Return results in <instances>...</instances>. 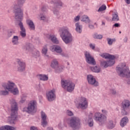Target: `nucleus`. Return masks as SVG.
I'll use <instances>...</instances> for the list:
<instances>
[{"label":"nucleus","mask_w":130,"mask_h":130,"mask_svg":"<svg viewBox=\"0 0 130 130\" xmlns=\"http://www.w3.org/2000/svg\"><path fill=\"white\" fill-rule=\"evenodd\" d=\"M60 36L66 44H70L73 42V36L70 32L68 26H62L58 30Z\"/></svg>","instance_id":"f257e3e1"},{"label":"nucleus","mask_w":130,"mask_h":130,"mask_svg":"<svg viewBox=\"0 0 130 130\" xmlns=\"http://www.w3.org/2000/svg\"><path fill=\"white\" fill-rule=\"evenodd\" d=\"M59 66L58 61H57V60L55 59L51 61V67L52 68V69H54L55 70L58 68Z\"/></svg>","instance_id":"393cba45"},{"label":"nucleus","mask_w":130,"mask_h":130,"mask_svg":"<svg viewBox=\"0 0 130 130\" xmlns=\"http://www.w3.org/2000/svg\"><path fill=\"white\" fill-rule=\"evenodd\" d=\"M87 80L88 81V84L89 85H92L93 86H94L95 87H97V86H99V83H98V81H96V79L93 75H88L87 76Z\"/></svg>","instance_id":"ddd939ff"},{"label":"nucleus","mask_w":130,"mask_h":130,"mask_svg":"<svg viewBox=\"0 0 130 130\" xmlns=\"http://www.w3.org/2000/svg\"><path fill=\"white\" fill-rule=\"evenodd\" d=\"M81 21H83V22H84L87 24H90V23H91V21L90 20V19H89V17H88L87 15L83 16L81 17Z\"/></svg>","instance_id":"bb28decb"},{"label":"nucleus","mask_w":130,"mask_h":130,"mask_svg":"<svg viewBox=\"0 0 130 130\" xmlns=\"http://www.w3.org/2000/svg\"><path fill=\"white\" fill-rule=\"evenodd\" d=\"M53 12L54 15H56V16H57L58 18H59V12L57 9H55V8H54L53 9Z\"/></svg>","instance_id":"79ce46f5"},{"label":"nucleus","mask_w":130,"mask_h":130,"mask_svg":"<svg viewBox=\"0 0 130 130\" xmlns=\"http://www.w3.org/2000/svg\"><path fill=\"white\" fill-rule=\"evenodd\" d=\"M102 25H104H104H105V23H104V22H102Z\"/></svg>","instance_id":"69168bd1"},{"label":"nucleus","mask_w":130,"mask_h":130,"mask_svg":"<svg viewBox=\"0 0 130 130\" xmlns=\"http://www.w3.org/2000/svg\"><path fill=\"white\" fill-rule=\"evenodd\" d=\"M88 124L89 126H93L94 125V121L92 118H90L88 121Z\"/></svg>","instance_id":"a19ab883"},{"label":"nucleus","mask_w":130,"mask_h":130,"mask_svg":"<svg viewBox=\"0 0 130 130\" xmlns=\"http://www.w3.org/2000/svg\"><path fill=\"white\" fill-rule=\"evenodd\" d=\"M10 103L11 105V113L8 120L10 123H15V121L17 119V115L18 114V104L14 99L10 100Z\"/></svg>","instance_id":"7ed1b4c3"},{"label":"nucleus","mask_w":130,"mask_h":130,"mask_svg":"<svg viewBox=\"0 0 130 130\" xmlns=\"http://www.w3.org/2000/svg\"><path fill=\"white\" fill-rule=\"evenodd\" d=\"M112 21L114 22H117L119 21V17H118V13H114L112 14Z\"/></svg>","instance_id":"c756f323"},{"label":"nucleus","mask_w":130,"mask_h":130,"mask_svg":"<svg viewBox=\"0 0 130 130\" xmlns=\"http://www.w3.org/2000/svg\"><path fill=\"white\" fill-rule=\"evenodd\" d=\"M16 62L18 64V67H17L18 72H24L26 69V63L22 61L20 59H17Z\"/></svg>","instance_id":"2eb2a0df"},{"label":"nucleus","mask_w":130,"mask_h":130,"mask_svg":"<svg viewBox=\"0 0 130 130\" xmlns=\"http://www.w3.org/2000/svg\"><path fill=\"white\" fill-rule=\"evenodd\" d=\"M59 54H60L62 56H66V54L62 52V51L61 53H59Z\"/></svg>","instance_id":"864d4df0"},{"label":"nucleus","mask_w":130,"mask_h":130,"mask_svg":"<svg viewBox=\"0 0 130 130\" xmlns=\"http://www.w3.org/2000/svg\"><path fill=\"white\" fill-rule=\"evenodd\" d=\"M110 93L112 94V95H116V94H117V92L115 89H111Z\"/></svg>","instance_id":"a18cd8bd"},{"label":"nucleus","mask_w":130,"mask_h":130,"mask_svg":"<svg viewBox=\"0 0 130 130\" xmlns=\"http://www.w3.org/2000/svg\"><path fill=\"white\" fill-rule=\"evenodd\" d=\"M41 52L44 57L49 58V55L48 54V47L47 45H45L43 47Z\"/></svg>","instance_id":"a211bd4d"},{"label":"nucleus","mask_w":130,"mask_h":130,"mask_svg":"<svg viewBox=\"0 0 130 130\" xmlns=\"http://www.w3.org/2000/svg\"><path fill=\"white\" fill-rule=\"evenodd\" d=\"M130 102L127 100L123 101L122 103V115H127L129 113Z\"/></svg>","instance_id":"9d476101"},{"label":"nucleus","mask_w":130,"mask_h":130,"mask_svg":"<svg viewBox=\"0 0 130 130\" xmlns=\"http://www.w3.org/2000/svg\"><path fill=\"white\" fill-rule=\"evenodd\" d=\"M124 41L125 42H127V38H125V39H124Z\"/></svg>","instance_id":"680f3d73"},{"label":"nucleus","mask_w":130,"mask_h":130,"mask_svg":"<svg viewBox=\"0 0 130 130\" xmlns=\"http://www.w3.org/2000/svg\"><path fill=\"white\" fill-rule=\"evenodd\" d=\"M46 98L49 102H52V101L55 100V98H56L55 90L53 89L48 91L46 93Z\"/></svg>","instance_id":"f8f14e48"},{"label":"nucleus","mask_w":130,"mask_h":130,"mask_svg":"<svg viewBox=\"0 0 130 130\" xmlns=\"http://www.w3.org/2000/svg\"><path fill=\"white\" fill-rule=\"evenodd\" d=\"M50 50L52 51V52H56V53H61L62 52V49H61V47L58 45H53L51 46Z\"/></svg>","instance_id":"dca6fc26"},{"label":"nucleus","mask_w":130,"mask_h":130,"mask_svg":"<svg viewBox=\"0 0 130 130\" xmlns=\"http://www.w3.org/2000/svg\"><path fill=\"white\" fill-rule=\"evenodd\" d=\"M85 59L87 63H89V64H96V62L95 61V59L92 55L89 53V52H86L85 53Z\"/></svg>","instance_id":"4468645a"},{"label":"nucleus","mask_w":130,"mask_h":130,"mask_svg":"<svg viewBox=\"0 0 130 130\" xmlns=\"http://www.w3.org/2000/svg\"><path fill=\"white\" fill-rule=\"evenodd\" d=\"M39 18L41 21H43L44 22H46V21H47V17H46L43 13H41Z\"/></svg>","instance_id":"2f4dec72"},{"label":"nucleus","mask_w":130,"mask_h":130,"mask_svg":"<svg viewBox=\"0 0 130 130\" xmlns=\"http://www.w3.org/2000/svg\"><path fill=\"white\" fill-rule=\"evenodd\" d=\"M127 84L130 85V78L129 79H128V80L127 81Z\"/></svg>","instance_id":"bf43d9fd"},{"label":"nucleus","mask_w":130,"mask_h":130,"mask_svg":"<svg viewBox=\"0 0 130 130\" xmlns=\"http://www.w3.org/2000/svg\"><path fill=\"white\" fill-rule=\"evenodd\" d=\"M67 123L73 130L79 129L81 126V119L78 117L74 116L68 120Z\"/></svg>","instance_id":"423d86ee"},{"label":"nucleus","mask_w":130,"mask_h":130,"mask_svg":"<svg viewBox=\"0 0 130 130\" xmlns=\"http://www.w3.org/2000/svg\"><path fill=\"white\" fill-rule=\"evenodd\" d=\"M3 88L7 89L8 91L11 92L13 95H18L19 94V89L15 87L16 85L13 82L8 81V83H3L2 84Z\"/></svg>","instance_id":"0eeeda50"},{"label":"nucleus","mask_w":130,"mask_h":130,"mask_svg":"<svg viewBox=\"0 0 130 130\" xmlns=\"http://www.w3.org/2000/svg\"><path fill=\"white\" fill-rule=\"evenodd\" d=\"M16 128L10 125H5L0 127V130H15Z\"/></svg>","instance_id":"cd10ccee"},{"label":"nucleus","mask_w":130,"mask_h":130,"mask_svg":"<svg viewBox=\"0 0 130 130\" xmlns=\"http://www.w3.org/2000/svg\"><path fill=\"white\" fill-rule=\"evenodd\" d=\"M117 73L120 77H127L130 78V72L128 67H126L125 63H122L117 67Z\"/></svg>","instance_id":"39448f33"},{"label":"nucleus","mask_w":130,"mask_h":130,"mask_svg":"<svg viewBox=\"0 0 130 130\" xmlns=\"http://www.w3.org/2000/svg\"><path fill=\"white\" fill-rule=\"evenodd\" d=\"M47 130H53V128L51 127H48L47 128Z\"/></svg>","instance_id":"13d9d810"},{"label":"nucleus","mask_w":130,"mask_h":130,"mask_svg":"<svg viewBox=\"0 0 130 130\" xmlns=\"http://www.w3.org/2000/svg\"><path fill=\"white\" fill-rule=\"evenodd\" d=\"M113 27L118 28V27H120V24H119V23H115V24H114Z\"/></svg>","instance_id":"8fccbe9b"},{"label":"nucleus","mask_w":130,"mask_h":130,"mask_svg":"<svg viewBox=\"0 0 130 130\" xmlns=\"http://www.w3.org/2000/svg\"><path fill=\"white\" fill-rule=\"evenodd\" d=\"M128 123V118L127 117L125 116L122 118L120 122V125L121 127H124L126 124Z\"/></svg>","instance_id":"6ab92c4d"},{"label":"nucleus","mask_w":130,"mask_h":130,"mask_svg":"<svg viewBox=\"0 0 130 130\" xmlns=\"http://www.w3.org/2000/svg\"><path fill=\"white\" fill-rule=\"evenodd\" d=\"M5 90H0V95H2V96H6L7 95L9 94V91H8L7 90V88H5Z\"/></svg>","instance_id":"f704fd0d"},{"label":"nucleus","mask_w":130,"mask_h":130,"mask_svg":"<svg viewBox=\"0 0 130 130\" xmlns=\"http://www.w3.org/2000/svg\"><path fill=\"white\" fill-rule=\"evenodd\" d=\"M31 47H32V44H29L27 46L26 49L29 50V49H30Z\"/></svg>","instance_id":"603ef678"},{"label":"nucleus","mask_w":130,"mask_h":130,"mask_svg":"<svg viewBox=\"0 0 130 130\" xmlns=\"http://www.w3.org/2000/svg\"><path fill=\"white\" fill-rule=\"evenodd\" d=\"M108 43L109 44V45H112V43H113V40L111 39H108Z\"/></svg>","instance_id":"49530a36"},{"label":"nucleus","mask_w":130,"mask_h":130,"mask_svg":"<svg viewBox=\"0 0 130 130\" xmlns=\"http://www.w3.org/2000/svg\"><path fill=\"white\" fill-rule=\"evenodd\" d=\"M24 101H25V100H21V103H23V102H24Z\"/></svg>","instance_id":"e2e57ef3"},{"label":"nucleus","mask_w":130,"mask_h":130,"mask_svg":"<svg viewBox=\"0 0 130 130\" xmlns=\"http://www.w3.org/2000/svg\"><path fill=\"white\" fill-rule=\"evenodd\" d=\"M55 70L56 73H60V72H62V70H63V67L59 65L57 68L55 69Z\"/></svg>","instance_id":"e433bc0d"},{"label":"nucleus","mask_w":130,"mask_h":130,"mask_svg":"<svg viewBox=\"0 0 130 130\" xmlns=\"http://www.w3.org/2000/svg\"><path fill=\"white\" fill-rule=\"evenodd\" d=\"M14 33H15V30L11 29V30H9L8 31V36H9V37H11V36H12V35H13V34H14Z\"/></svg>","instance_id":"c03bdc74"},{"label":"nucleus","mask_w":130,"mask_h":130,"mask_svg":"<svg viewBox=\"0 0 130 130\" xmlns=\"http://www.w3.org/2000/svg\"><path fill=\"white\" fill-rule=\"evenodd\" d=\"M119 33L120 34L121 33V31H119Z\"/></svg>","instance_id":"338daca9"},{"label":"nucleus","mask_w":130,"mask_h":130,"mask_svg":"<svg viewBox=\"0 0 130 130\" xmlns=\"http://www.w3.org/2000/svg\"><path fill=\"white\" fill-rule=\"evenodd\" d=\"M51 4L54 5V7H56V8H59V7L62 6V2H61L60 0L52 1L51 2Z\"/></svg>","instance_id":"4be33fe9"},{"label":"nucleus","mask_w":130,"mask_h":130,"mask_svg":"<svg viewBox=\"0 0 130 130\" xmlns=\"http://www.w3.org/2000/svg\"><path fill=\"white\" fill-rule=\"evenodd\" d=\"M40 80L41 81H48V76L45 75L41 74L39 75Z\"/></svg>","instance_id":"473e14b6"},{"label":"nucleus","mask_w":130,"mask_h":130,"mask_svg":"<svg viewBox=\"0 0 130 130\" xmlns=\"http://www.w3.org/2000/svg\"><path fill=\"white\" fill-rule=\"evenodd\" d=\"M12 43L14 45H18L19 44V37L14 36L12 38Z\"/></svg>","instance_id":"c85d7f7f"},{"label":"nucleus","mask_w":130,"mask_h":130,"mask_svg":"<svg viewBox=\"0 0 130 130\" xmlns=\"http://www.w3.org/2000/svg\"><path fill=\"white\" fill-rule=\"evenodd\" d=\"M33 130H39V129H38V128L37 127L34 126L33 127Z\"/></svg>","instance_id":"052dcab7"},{"label":"nucleus","mask_w":130,"mask_h":130,"mask_svg":"<svg viewBox=\"0 0 130 130\" xmlns=\"http://www.w3.org/2000/svg\"><path fill=\"white\" fill-rule=\"evenodd\" d=\"M90 69L92 72L93 73H99L101 72V68L100 66H95L93 67H90Z\"/></svg>","instance_id":"b1692460"},{"label":"nucleus","mask_w":130,"mask_h":130,"mask_svg":"<svg viewBox=\"0 0 130 130\" xmlns=\"http://www.w3.org/2000/svg\"><path fill=\"white\" fill-rule=\"evenodd\" d=\"M34 57H36V58H37V57H39V56H40V53L39 52V51L37 50L34 51Z\"/></svg>","instance_id":"58836bf2"},{"label":"nucleus","mask_w":130,"mask_h":130,"mask_svg":"<svg viewBox=\"0 0 130 130\" xmlns=\"http://www.w3.org/2000/svg\"><path fill=\"white\" fill-rule=\"evenodd\" d=\"M37 112V102L36 101H33V113H36Z\"/></svg>","instance_id":"72a5a7b5"},{"label":"nucleus","mask_w":130,"mask_h":130,"mask_svg":"<svg viewBox=\"0 0 130 130\" xmlns=\"http://www.w3.org/2000/svg\"><path fill=\"white\" fill-rule=\"evenodd\" d=\"M42 12L43 13H44V12H47V9H46V7H45V6H43L42 8Z\"/></svg>","instance_id":"09e8293b"},{"label":"nucleus","mask_w":130,"mask_h":130,"mask_svg":"<svg viewBox=\"0 0 130 130\" xmlns=\"http://www.w3.org/2000/svg\"><path fill=\"white\" fill-rule=\"evenodd\" d=\"M76 26V31L77 33H82V29H83V26L80 25L79 23H76L75 24Z\"/></svg>","instance_id":"a878e982"},{"label":"nucleus","mask_w":130,"mask_h":130,"mask_svg":"<svg viewBox=\"0 0 130 130\" xmlns=\"http://www.w3.org/2000/svg\"><path fill=\"white\" fill-rule=\"evenodd\" d=\"M93 37L95 39H102L103 36L101 35H98L97 34H94L93 36Z\"/></svg>","instance_id":"4c0bfd02"},{"label":"nucleus","mask_w":130,"mask_h":130,"mask_svg":"<svg viewBox=\"0 0 130 130\" xmlns=\"http://www.w3.org/2000/svg\"><path fill=\"white\" fill-rule=\"evenodd\" d=\"M95 44H89V47H90V48H91V49H95Z\"/></svg>","instance_id":"de8ad7c7"},{"label":"nucleus","mask_w":130,"mask_h":130,"mask_svg":"<svg viewBox=\"0 0 130 130\" xmlns=\"http://www.w3.org/2000/svg\"><path fill=\"white\" fill-rule=\"evenodd\" d=\"M25 0H17V5L13 7L14 12L15 14L16 19L22 20L23 19V11L21 10V7L24 5Z\"/></svg>","instance_id":"20e7f679"},{"label":"nucleus","mask_w":130,"mask_h":130,"mask_svg":"<svg viewBox=\"0 0 130 130\" xmlns=\"http://www.w3.org/2000/svg\"><path fill=\"white\" fill-rule=\"evenodd\" d=\"M61 86L68 92H73V90L75 89V83L70 80L61 79Z\"/></svg>","instance_id":"6e6552de"},{"label":"nucleus","mask_w":130,"mask_h":130,"mask_svg":"<svg viewBox=\"0 0 130 130\" xmlns=\"http://www.w3.org/2000/svg\"><path fill=\"white\" fill-rule=\"evenodd\" d=\"M103 113H104V114H106V113H107V111L105 110H102Z\"/></svg>","instance_id":"5fc2aeb1"},{"label":"nucleus","mask_w":130,"mask_h":130,"mask_svg":"<svg viewBox=\"0 0 130 130\" xmlns=\"http://www.w3.org/2000/svg\"><path fill=\"white\" fill-rule=\"evenodd\" d=\"M47 37L49 38V39H50V40H51L53 43H55L56 44H58V43H59V42L57 40V39L55 36L53 35H48Z\"/></svg>","instance_id":"5701e85b"},{"label":"nucleus","mask_w":130,"mask_h":130,"mask_svg":"<svg viewBox=\"0 0 130 130\" xmlns=\"http://www.w3.org/2000/svg\"><path fill=\"white\" fill-rule=\"evenodd\" d=\"M125 3L127 4L128 5H129L130 4V0H125Z\"/></svg>","instance_id":"4d7b16f0"},{"label":"nucleus","mask_w":130,"mask_h":130,"mask_svg":"<svg viewBox=\"0 0 130 130\" xmlns=\"http://www.w3.org/2000/svg\"><path fill=\"white\" fill-rule=\"evenodd\" d=\"M19 26L20 28V35L22 37H26V29L24 28V25L22 22L19 23Z\"/></svg>","instance_id":"412c9836"},{"label":"nucleus","mask_w":130,"mask_h":130,"mask_svg":"<svg viewBox=\"0 0 130 130\" xmlns=\"http://www.w3.org/2000/svg\"><path fill=\"white\" fill-rule=\"evenodd\" d=\"M30 130H33V126L30 127Z\"/></svg>","instance_id":"0e129e2a"},{"label":"nucleus","mask_w":130,"mask_h":130,"mask_svg":"<svg viewBox=\"0 0 130 130\" xmlns=\"http://www.w3.org/2000/svg\"><path fill=\"white\" fill-rule=\"evenodd\" d=\"M89 27L90 29H93L94 26H93V25L89 24Z\"/></svg>","instance_id":"6e6d98bb"},{"label":"nucleus","mask_w":130,"mask_h":130,"mask_svg":"<svg viewBox=\"0 0 130 130\" xmlns=\"http://www.w3.org/2000/svg\"><path fill=\"white\" fill-rule=\"evenodd\" d=\"M105 10H106V6L105 5H103L99 9L98 12H103V11H105Z\"/></svg>","instance_id":"ea45409f"},{"label":"nucleus","mask_w":130,"mask_h":130,"mask_svg":"<svg viewBox=\"0 0 130 130\" xmlns=\"http://www.w3.org/2000/svg\"><path fill=\"white\" fill-rule=\"evenodd\" d=\"M75 22H78L80 20V16H77L75 19H74Z\"/></svg>","instance_id":"3c124183"},{"label":"nucleus","mask_w":130,"mask_h":130,"mask_svg":"<svg viewBox=\"0 0 130 130\" xmlns=\"http://www.w3.org/2000/svg\"><path fill=\"white\" fill-rule=\"evenodd\" d=\"M75 103L77 108L86 109L88 108V100L86 98H80L75 101Z\"/></svg>","instance_id":"1a4fd4ad"},{"label":"nucleus","mask_w":130,"mask_h":130,"mask_svg":"<svg viewBox=\"0 0 130 130\" xmlns=\"http://www.w3.org/2000/svg\"><path fill=\"white\" fill-rule=\"evenodd\" d=\"M23 111H26L28 113H31L33 111V102L31 101L28 105L27 108H24Z\"/></svg>","instance_id":"aec40b11"},{"label":"nucleus","mask_w":130,"mask_h":130,"mask_svg":"<svg viewBox=\"0 0 130 130\" xmlns=\"http://www.w3.org/2000/svg\"><path fill=\"white\" fill-rule=\"evenodd\" d=\"M93 118L96 121H99L100 124H104L107 119L106 116L98 112L94 114Z\"/></svg>","instance_id":"9b49d317"},{"label":"nucleus","mask_w":130,"mask_h":130,"mask_svg":"<svg viewBox=\"0 0 130 130\" xmlns=\"http://www.w3.org/2000/svg\"><path fill=\"white\" fill-rule=\"evenodd\" d=\"M66 114L67 115L69 116H73L74 115V113L72 112V111L68 110L66 112Z\"/></svg>","instance_id":"37998d69"},{"label":"nucleus","mask_w":130,"mask_h":130,"mask_svg":"<svg viewBox=\"0 0 130 130\" xmlns=\"http://www.w3.org/2000/svg\"><path fill=\"white\" fill-rule=\"evenodd\" d=\"M100 56L103 57V58H105L106 59H109V60L102 61L101 62V66L103 68H108V67H111L113 66L115 61H114V58L115 57L112 55H110L107 53H102L100 54Z\"/></svg>","instance_id":"f03ea898"},{"label":"nucleus","mask_w":130,"mask_h":130,"mask_svg":"<svg viewBox=\"0 0 130 130\" xmlns=\"http://www.w3.org/2000/svg\"><path fill=\"white\" fill-rule=\"evenodd\" d=\"M41 118H42V125L43 127H45L47 125V115L44 113V112L42 111L41 113Z\"/></svg>","instance_id":"f3484780"},{"label":"nucleus","mask_w":130,"mask_h":130,"mask_svg":"<svg viewBox=\"0 0 130 130\" xmlns=\"http://www.w3.org/2000/svg\"><path fill=\"white\" fill-rule=\"evenodd\" d=\"M26 23L30 29H33V21L30 19L26 20Z\"/></svg>","instance_id":"c9c22d12"},{"label":"nucleus","mask_w":130,"mask_h":130,"mask_svg":"<svg viewBox=\"0 0 130 130\" xmlns=\"http://www.w3.org/2000/svg\"><path fill=\"white\" fill-rule=\"evenodd\" d=\"M115 126V124L113 123V121L110 120L109 121L107 125V127L110 128V129H112Z\"/></svg>","instance_id":"7c9ffc66"}]
</instances>
